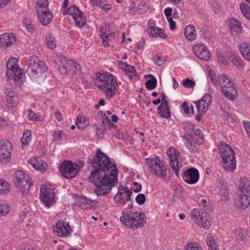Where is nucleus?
<instances>
[{"label": "nucleus", "mask_w": 250, "mask_h": 250, "mask_svg": "<svg viewBox=\"0 0 250 250\" xmlns=\"http://www.w3.org/2000/svg\"><path fill=\"white\" fill-rule=\"evenodd\" d=\"M235 204L239 208L245 209L250 206V191L236 193Z\"/></svg>", "instance_id": "aec40b11"}, {"label": "nucleus", "mask_w": 250, "mask_h": 250, "mask_svg": "<svg viewBox=\"0 0 250 250\" xmlns=\"http://www.w3.org/2000/svg\"><path fill=\"white\" fill-rule=\"evenodd\" d=\"M31 213L26 211H22L20 214V221L21 223L24 222H29L31 221Z\"/></svg>", "instance_id": "8fccbe9b"}, {"label": "nucleus", "mask_w": 250, "mask_h": 250, "mask_svg": "<svg viewBox=\"0 0 250 250\" xmlns=\"http://www.w3.org/2000/svg\"><path fill=\"white\" fill-rule=\"evenodd\" d=\"M120 68L129 77L132 78L136 75L137 72L134 67L121 60L118 61Z\"/></svg>", "instance_id": "2f4dec72"}, {"label": "nucleus", "mask_w": 250, "mask_h": 250, "mask_svg": "<svg viewBox=\"0 0 250 250\" xmlns=\"http://www.w3.org/2000/svg\"><path fill=\"white\" fill-rule=\"evenodd\" d=\"M145 162L148 170L154 174L158 178L166 177L167 166L165 163L156 155H152L146 158Z\"/></svg>", "instance_id": "0eeeda50"}, {"label": "nucleus", "mask_w": 250, "mask_h": 250, "mask_svg": "<svg viewBox=\"0 0 250 250\" xmlns=\"http://www.w3.org/2000/svg\"><path fill=\"white\" fill-rule=\"evenodd\" d=\"M240 9L244 16L250 20V7L249 5L245 3H242L240 4Z\"/></svg>", "instance_id": "a18cd8bd"}, {"label": "nucleus", "mask_w": 250, "mask_h": 250, "mask_svg": "<svg viewBox=\"0 0 250 250\" xmlns=\"http://www.w3.org/2000/svg\"><path fill=\"white\" fill-rule=\"evenodd\" d=\"M75 199L76 204L79 206L83 207L85 205L87 207L91 208L96 206L97 204L96 201L89 200L83 196H79L76 195Z\"/></svg>", "instance_id": "72a5a7b5"}, {"label": "nucleus", "mask_w": 250, "mask_h": 250, "mask_svg": "<svg viewBox=\"0 0 250 250\" xmlns=\"http://www.w3.org/2000/svg\"><path fill=\"white\" fill-rule=\"evenodd\" d=\"M169 26V28L171 30H174L176 28V22L173 20L172 18H169L167 19Z\"/></svg>", "instance_id": "774afa93"}, {"label": "nucleus", "mask_w": 250, "mask_h": 250, "mask_svg": "<svg viewBox=\"0 0 250 250\" xmlns=\"http://www.w3.org/2000/svg\"><path fill=\"white\" fill-rule=\"evenodd\" d=\"M131 10L133 12H138L139 13L142 14L145 13L148 9V7L145 3H140L137 6L136 9H133V6L131 7Z\"/></svg>", "instance_id": "3c124183"}, {"label": "nucleus", "mask_w": 250, "mask_h": 250, "mask_svg": "<svg viewBox=\"0 0 250 250\" xmlns=\"http://www.w3.org/2000/svg\"><path fill=\"white\" fill-rule=\"evenodd\" d=\"M227 25L230 33L234 36H237L240 34L243 30V26L241 22L234 18H231L229 20Z\"/></svg>", "instance_id": "a878e982"}, {"label": "nucleus", "mask_w": 250, "mask_h": 250, "mask_svg": "<svg viewBox=\"0 0 250 250\" xmlns=\"http://www.w3.org/2000/svg\"><path fill=\"white\" fill-rule=\"evenodd\" d=\"M153 61L154 63L158 66L162 65L164 63V61L162 57L159 55H156L154 56Z\"/></svg>", "instance_id": "680f3d73"}, {"label": "nucleus", "mask_w": 250, "mask_h": 250, "mask_svg": "<svg viewBox=\"0 0 250 250\" xmlns=\"http://www.w3.org/2000/svg\"><path fill=\"white\" fill-rule=\"evenodd\" d=\"M17 41L15 35L11 33H4L0 35V48L6 49L14 44Z\"/></svg>", "instance_id": "393cba45"}, {"label": "nucleus", "mask_w": 250, "mask_h": 250, "mask_svg": "<svg viewBox=\"0 0 250 250\" xmlns=\"http://www.w3.org/2000/svg\"><path fill=\"white\" fill-rule=\"evenodd\" d=\"M197 202L200 205L204 207L207 206L209 203L208 199L202 196L197 197Z\"/></svg>", "instance_id": "13d9d810"}, {"label": "nucleus", "mask_w": 250, "mask_h": 250, "mask_svg": "<svg viewBox=\"0 0 250 250\" xmlns=\"http://www.w3.org/2000/svg\"><path fill=\"white\" fill-rule=\"evenodd\" d=\"M217 58L218 60L223 64H226L228 62L227 58L221 53H218Z\"/></svg>", "instance_id": "338daca9"}, {"label": "nucleus", "mask_w": 250, "mask_h": 250, "mask_svg": "<svg viewBox=\"0 0 250 250\" xmlns=\"http://www.w3.org/2000/svg\"><path fill=\"white\" fill-rule=\"evenodd\" d=\"M37 14L39 22L44 26L48 25L53 19L52 12L50 9Z\"/></svg>", "instance_id": "bb28decb"}, {"label": "nucleus", "mask_w": 250, "mask_h": 250, "mask_svg": "<svg viewBox=\"0 0 250 250\" xmlns=\"http://www.w3.org/2000/svg\"><path fill=\"white\" fill-rule=\"evenodd\" d=\"M148 76L151 78L146 83V87L149 90H153L157 86V79L151 74L148 75Z\"/></svg>", "instance_id": "de8ad7c7"}, {"label": "nucleus", "mask_w": 250, "mask_h": 250, "mask_svg": "<svg viewBox=\"0 0 250 250\" xmlns=\"http://www.w3.org/2000/svg\"><path fill=\"white\" fill-rule=\"evenodd\" d=\"M40 198L41 201L49 208L54 205L56 201L54 188L49 184L45 183L42 185L40 188Z\"/></svg>", "instance_id": "f8f14e48"}, {"label": "nucleus", "mask_w": 250, "mask_h": 250, "mask_svg": "<svg viewBox=\"0 0 250 250\" xmlns=\"http://www.w3.org/2000/svg\"><path fill=\"white\" fill-rule=\"evenodd\" d=\"M182 107L183 109L184 112L187 114L190 113L193 114L194 113L193 106L192 105H188L186 102H184L183 104Z\"/></svg>", "instance_id": "5fc2aeb1"}, {"label": "nucleus", "mask_w": 250, "mask_h": 250, "mask_svg": "<svg viewBox=\"0 0 250 250\" xmlns=\"http://www.w3.org/2000/svg\"><path fill=\"white\" fill-rule=\"evenodd\" d=\"M212 102V96L209 94H205L202 99L195 102L198 112L205 113L208 109Z\"/></svg>", "instance_id": "4be33fe9"}, {"label": "nucleus", "mask_w": 250, "mask_h": 250, "mask_svg": "<svg viewBox=\"0 0 250 250\" xmlns=\"http://www.w3.org/2000/svg\"><path fill=\"white\" fill-rule=\"evenodd\" d=\"M242 125L248 136L250 138V122L244 121L242 122Z\"/></svg>", "instance_id": "e2e57ef3"}, {"label": "nucleus", "mask_w": 250, "mask_h": 250, "mask_svg": "<svg viewBox=\"0 0 250 250\" xmlns=\"http://www.w3.org/2000/svg\"><path fill=\"white\" fill-rule=\"evenodd\" d=\"M79 169L78 165L73 164L69 161L63 162L60 167L61 174L67 179L74 177L78 172Z\"/></svg>", "instance_id": "dca6fc26"}, {"label": "nucleus", "mask_w": 250, "mask_h": 250, "mask_svg": "<svg viewBox=\"0 0 250 250\" xmlns=\"http://www.w3.org/2000/svg\"><path fill=\"white\" fill-rule=\"evenodd\" d=\"M218 148L222 159L223 168L229 172H233L236 168V156L234 151L226 143L221 142Z\"/></svg>", "instance_id": "423d86ee"}, {"label": "nucleus", "mask_w": 250, "mask_h": 250, "mask_svg": "<svg viewBox=\"0 0 250 250\" xmlns=\"http://www.w3.org/2000/svg\"><path fill=\"white\" fill-rule=\"evenodd\" d=\"M62 131L59 130L55 131L53 134V141H59L62 139Z\"/></svg>", "instance_id": "bf43d9fd"}, {"label": "nucleus", "mask_w": 250, "mask_h": 250, "mask_svg": "<svg viewBox=\"0 0 250 250\" xmlns=\"http://www.w3.org/2000/svg\"><path fill=\"white\" fill-rule=\"evenodd\" d=\"M132 189L135 193H138L142 190V185L137 182L133 183Z\"/></svg>", "instance_id": "0e129e2a"}, {"label": "nucleus", "mask_w": 250, "mask_h": 250, "mask_svg": "<svg viewBox=\"0 0 250 250\" xmlns=\"http://www.w3.org/2000/svg\"><path fill=\"white\" fill-rule=\"evenodd\" d=\"M30 164L35 169L44 172L46 170L47 164L39 157H32L28 161Z\"/></svg>", "instance_id": "c756f323"}, {"label": "nucleus", "mask_w": 250, "mask_h": 250, "mask_svg": "<svg viewBox=\"0 0 250 250\" xmlns=\"http://www.w3.org/2000/svg\"><path fill=\"white\" fill-rule=\"evenodd\" d=\"M167 153L173 170L175 172H177L179 169L178 158L180 152L175 148L171 147L168 149Z\"/></svg>", "instance_id": "b1692460"}, {"label": "nucleus", "mask_w": 250, "mask_h": 250, "mask_svg": "<svg viewBox=\"0 0 250 250\" xmlns=\"http://www.w3.org/2000/svg\"><path fill=\"white\" fill-rule=\"evenodd\" d=\"M46 70L44 62L40 60L36 56L30 58L29 66L27 72L29 76L33 79L37 78Z\"/></svg>", "instance_id": "ddd939ff"}, {"label": "nucleus", "mask_w": 250, "mask_h": 250, "mask_svg": "<svg viewBox=\"0 0 250 250\" xmlns=\"http://www.w3.org/2000/svg\"><path fill=\"white\" fill-rule=\"evenodd\" d=\"M208 75L211 83L215 85L220 86V90L224 96L229 101H233L238 97V92L234 82L226 75H216L210 67L207 68Z\"/></svg>", "instance_id": "f03ea898"}, {"label": "nucleus", "mask_w": 250, "mask_h": 250, "mask_svg": "<svg viewBox=\"0 0 250 250\" xmlns=\"http://www.w3.org/2000/svg\"><path fill=\"white\" fill-rule=\"evenodd\" d=\"M227 57L236 67L239 68L242 67V61L238 56L230 52L228 54Z\"/></svg>", "instance_id": "ea45409f"}, {"label": "nucleus", "mask_w": 250, "mask_h": 250, "mask_svg": "<svg viewBox=\"0 0 250 250\" xmlns=\"http://www.w3.org/2000/svg\"><path fill=\"white\" fill-rule=\"evenodd\" d=\"M10 191V184L5 180L0 178V195H5L8 194Z\"/></svg>", "instance_id": "58836bf2"}, {"label": "nucleus", "mask_w": 250, "mask_h": 250, "mask_svg": "<svg viewBox=\"0 0 250 250\" xmlns=\"http://www.w3.org/2000/svg\"><path fill=\"white\" fill-rule=\"evenodd\" d=\"M173 12V9L171 7H167L165 9L164 14L167 17V19L172 18L171 15Z\"/></svg>", "instance_id": "69168bd1"}, {"label": "nucleus", "mask_w": 250, "mask_h": 250, "mask_svg": "<svg viewBox=\"0 0 250 250\" xmlns=\"http://www.w3.org/2000/svg\"><path fill=\"white\" fill-rule=\"evenodd\" d=\"M184 35L186 39L188 41L192 42L197 39V31L193 25L189 24L186 26Z\"/></svg>", "instance_id": "473e14b6"}, {"label": "nucleus", "mask_w": 250, "mask_h": 250, "mask_svg": "<svg viewBox=\"0 0 250 250\" xmlns=\"http://www.w3.org/2000/svg\"><path fill=\"white\" fill-rule=\"evenodd\" d=\"M203 142V134L201 130L197 129L186 133L184 136V143L186 148L191 152L197 151V145Z\"/></svg>", "instance_id": "9b49d317"}, {"label": "nucleus", "mask_w": 250, "mask_h": 250, "mask_svg": "<svg viewBox=\"0 0 250 250\" xmlns=\"http://www.w3.org/2000/svg\"><path fill=\"white\" fill-rule=\"evenodd\" d=\"M35 7L37 13L49 10L48 0H36Z\"/></svg>", "instance_id": "c9c22d12"}, {"label": "nucleus", "mask_w": 250, "mask_h": 250, "mask_svg": "<svg viewBox=\"0 0 250 250\" xmlns=\"http://www.w3.org/2000/svg\"><path fill=\"white\" fill-rule=\"evenodd\" d=\"M11 210L10 206L5 203L0 204V217L7 215Z\"/></svg>", "instance_id": "09e8293b"}, {"label": "nucleus", "mask_w": 250, "mask_h": 250, "mask_svg": "<svg viewBox=\"0 0 250 250\" xmlns=\"http://www.w3.org/2000/svg\"><path fill=\"white\" fill-rule=\"evenodd\" d=\"M132 42V39L130 37L126 38L125 33H124L122 35V45L125 46L126 48L129 49L131 48V46L128 45Z\"/></svg>", "instance_id": "864d4df0"}, {"label": "nucleus", "mask_w": 250, "mask_h": 250, "mask_svg": "<svg viewBox=\"0 0 250 250\" xmlns=\"http://www.w3.org/2000/svg\"><path fill=\"white\" fill-rule=\"evenodd\" d=\"M91 164L95 168L89 176L96 188L94 193L98 196L108 194L117 181V169L107 155L98 150L95 158L91 160Z\"/></svg>", "instance_id": "f257e3e1"}, {"label": "nucleus", "mask_w": 250, "mask_h": 250, "mask_svg": "<svg viewBox=\"0 0 250 250\" xmlns=\"http://www.w3.org/2000/svg\"><path fill=\"white\" fill-rule=\"evenodd\" d=\"M64 13L72 17L77 26L82 28L87 21L84 14L76 6H72L64 10Z\"/></svg>", "instance_id": "2eb2a0df"}, {"label": "nucleus", "mask_w": 250, "mask_h": 250, "mask_svg": "<svg viewBox=\"0 0 250 250\" xmlns=\"http://www.w3.org/2000/svg\"><path fill=\"white\" fill-rule=\"evenodd\" d=\"M132 193L131 190L125 184L120 183L118 192L114 197V201L116 203L125 205L131 200Z\"/></svg>", "instance_id": "4468645a"}, {"label": "nucleus", "mask_w": 250, "mask_h": 250, "mask_svg": "<svg viewBox=\"0 0 250 250\" xmlns=\"http://www.w3.org/2000/svg\"><path fill=\"white\" fill-rule=\"evenodd\" d=\"M146 200V197L144 194L139 193L138 194L136 198L135 201L139 205H143Z\"/></svg>", "instance_id": "6e6d98bb"}, {"label": "nucleus", "mask_w": 250, "mask_h": 250, "mask_svg": "<svg viewBox=\"0 0 250 250\" xmlns=\"http://www.w3.org/2000/svg\"><path fill=\"white\" fill-rule=\"evenodd\" d=\"M158 112L164 118H168L170 117V112L168 105H163L161 108V105H159Z\"/></svg>", "instance_id": "c03bdc74"}, {"label": "nucleus", "mask_w": 250, "mask_h": 250, "mask_svg": "<svg viewBox=\"0 0 250 250\" xmlns=\"http://www.w3.org/2000/svg\"><path fill=\"white\" fill-rule=\"evenodd\" d=\"M191 220L198 226L209 229L212 225V219L204 209L193 208L190 213Z\"/></svg>", "instance_id": "1a4fd4ad"}, {"label": "nucleus", "mask_w": 250, "mask_h": 250, "mask_svg": "<svg viewBox=\"0 0 250 250\" xmlns=\"http://www.w3.org/2000/svg\"><path fill=\"white\" fill-rule=\"evenodd\" d=\"M5 93L6 100L9 106L12 107L17 106L18 104L19 98L15 91L12 89H8Z\"/></svg>", "instance_id": "c85d7f7f"}, {"label": "nucleus", "mask_w": 250, "mask_h": 250, "mask_svg": "<svg viewBox=\"0 0 250 250\" xmlns=\"http://www.w3.org/2000/svg\"><path fill=\"white\" fill-rule=\"evenodd\" d=\"M102 10V13H106L108 10H110L111 8V6L107 3H103V1L98 5Z\"/></svg>", "instance_id": "052dcab7"}, {"label": "nucleus", "mask_w": 250, "mask_h": 250, "mask_svg": "<svg viewBox=\"0 0 250 250\" xmlns=\"http://www.w3.org/2000/svg\"><path fill=\"white\" fill-rule=\"evenodd\" d=\"M122 223L127 228L133 229L142 228L146 224V217L142 211H123L120 217Z\"/></svg>", "instance_id": "39448f33"}, {"label": "nucleus", "mask_w": 250, "mask_h": 250, "mask_svg": "<svg viewBox=\"0 0 250 250\" xmlns=\"http://www.w3.org/2000/svg\"><path fill=\"white\" fill-rule=\"evenodd\" d=\"M148 32L150 36L154 38H160L165 39L167 36L165 31L161 28L158 27L155 25V22L150 19L148 21Z\"/></svg>", "instance_id": "412c9836"}, {"label": "nucleus", "mask_w": 250, "mask_h": 250, "mask_svg": "<svg viewBox=\"0 0 250 250\" xmlns=\"http://www.w3.org/2000/svg\"><path fill=\"white\" fill-rule=\"evenodd\" d=\"M206 244L208 250H216L219 249L220 242L216 237L208 233L206 238Z\"/></svg>", "instance_id": "7c9ffc66"}, {"label": "nucleus", "mask_w": 250, "mask_h": 250, "mask_svg": "<svg viewBox=\"0 0 250 250\" xmlns=\"http://www.w3.org/2000/svg\"><path fill=\"white\" fill-rule=\"evenodd\" d=\"M235 186L237 187L236 193L243 191H249L250 181L245 177H240L235 180Z\"/></svg>", "instance_id": "cd10ccee"}, {"label": "nucleus", "mask_w": 250, "mask_h": 250, "mask_svg": "<svg viewBox=\"0 0 250 250\" xmlns=\"http://www.w3.org/2000/svg\"><path fill=\"white\" fill-rule=\"evenodd\" d=\"M183 180L189 184L196 183L199 179L198 170L195 168H190L187 169L183 175Z\"/></svg>", "instance_id": "5701e85b"}, {"label": "nucleus", "mask_w": 250, "mask_h": 250, "mask_svg": "<svg viewBox=\"0 0 250 250\" xmlns=\"http://www.w3.org/2000/svg\"><path fill=\"white\" fill-rule=\"evenodd\" d=\"M31 140V132L30 130H25L22 135V137L21 139V148L24 149L26 148L30 144Z\"/></svg>", "instance_id": "f704fd0d"}, {"label": "nucleus", "mask_w": 250, "mask_h": 250, "mask_svg": "<svg viewBox=\"0 0 250 250\" xmlns=\"http://www.w3.org/2000/svg\"><path fill=\"white\" fill-rule=\"evenodd\" d=\"M55 67L62 74H66L69 77H74L79 74L81 66L75 61L67 59L65 56L57 55L54 57Z\"/></svg>", "instance_id": "20e7f679"}, {"label": "nucleus", "mask_w": 250, "mask_h": 250, "mask_svg": "<svg viewBox=\"0 0 250 250\" xmlns=\"http://www.w3.org/2000/svg\"><path fill=\"white\" fill-rule=\"evenodd\" d=\"M201 246L196 242H188L184 246L185 250H199Z\"/></svg>", "instance_id": "603ef678"}, {"label": "nucleus", "mask_w": 250, "mask_h": 250, "mask_svg": "<svg viewBox=\"0 0 250 250\" xmlns=\"http://www.w3.org/2000/svg\"><path fill=\"white\" fill-rule=\"evenodd\" d=\"M6 66L8 79L14 80L19 84L22 83L25 78V74L20 68L18 59L10 57L7 61Z\"/></svg>", "instance_id": "6e6552de"}, {"label": "nucleus", "mask_w": 250, "mask_h": 250, "mask_svg": "<svg viewBox=\"0 0 250 250\" xmlns=\"http://www.w3.org/2000/svg\"><path fill=\"white\" fill-rule=\"evenodd\" d=\"M183 85L186 88H193L195 86V83L191 79H186L183 80Z\"/></svg>", "instance_id": "4d7b16f0"}, {"label": "nucleus", "mask_w": 250, "mask_h": 250, "mask_svg": "<svg viewBox=\"0 0 250 250\" xmlns=\"http://www.w3.org/2000/svg\"><path fill=\"white\" fill-rule=\"evenodd\" d=\"M195 55L199 59L208 61L211 58V53L208 49L203 44L198 43L192 47Z\"/></svg>", "instance_id": "a211bd4d"}, {"label": "nucleus", "mask_w": 250, "mask_h": 250, "mask_svg": "<svg viewBox=\"0 0 250 250\" xmlns=\"http://www.w3.org/2000/svg\"><path fill=\"white\" fill-rule=\"evenodd\" d=\"M240 51L243 58L250 62V44L242 43L240 45Z\"/></svg>", "instance_id": "4c0bfd02"}, {"label": "nucleus", "mask_w": 250, "mask_h": 250, "mask_svg": "<svg viewBox=\"0 0 250 250\" xmlns=\"http://www.w3.org/2000/svg\"><path fill=\"white\" fill-rule=\"evenodd\" d=\"M95 80L98 87L104 92L107 98L112 97L117 91V78L112 74L108 72L97 73Z\"/></svg>", "instance_id": "7ed1b4c3"}, {"label": "nucleus", "mask_w": 250, "mask_h": 250, "mask_svg": "<svg viewBox=\"0 0 250 250\" xmlns=\"http://www.w3.org/2000/svg\"><path fill=\"white\" fill-rule=\"evenodd\" d=\"M12 149V145L9 141L0 143V162H8L10 160Z\"/></svg>", "instance_id": "6ab92c4d"}, {"label": "nucleus", "mask_w": 250, "mask_h": 250, "mask_svg": "<svg viewBox=\"0 0 250 250\" xmlns=\"http://www.w3.org/2000/svg\"><path fill=\"white\" fill-rule=\"evenodd\" d=\"M75 124L78 128L83 129L88 125L89 121L86 119L84 115L81 113L77 116Z\"/></svg>", "instance_id": "e433bc0d"}, {"label": "nucleus", "mask_w": 250, "mask_h": 250, "mask_svg": "<svg viewBox=\"0 0 250 250\" xmlns=\"http://www.w3.org/2000/svg\"><path fill=\"white\" fill-rule=\"evenodd\" d=\"M100 32L101 38L110 37L113 34V32L111 30L110 25L107 24H104L102 26Z\"/></svg>", "instance_id": "79ce46f5"}, {"label": "nucleus", "mask_w": 250, "mask_h": 250, "mask_svg": "<svg viewBox=\"0 0 250 250\" xmlns=\"http://www.w3.org/2000/svg\"><path fill=\"white\" fill-rule=\"evenodd\" d=\"M13 182L19 191L23 194H26L29 192L32 185L29 175L20 170L15 171Z\"/></svg>", "instance_id": "9d476101"}, {"label": "nucleus", "mask_w": 250, "mask_h": 250, "mask_svg": "<svg viewBox=\"0 0 250 250\" xmlns=\"http://www.w3.org/2000/svg\"><path fill=\"white\" fill-rule=\"evenodd\" d=\"M53 232L58 236L65 237L72 232V229L68 222L64 220H59L53 227Z\"/></svg>", "instance_id": "f3484780"}, {"label": "nucleus", "mask_w": 250, "mask_h": 250, "mask_svg": "<svg viewBox=\"0 0 250 250\" xmlns=\"http://www.w3.org/2000/svg\"><path fill=\"white\" fill-rule=\"evenodd\" d=\"M28 117L30 121L33 122H40L43 119V117L40 114H35L34 112L31 110H28Z\"/></svg>", "instance_id": "37998d69"}, {"label": "nucleus", "mask_w": 250, "mask_h": 250, "mask_svg": "<svg viewBox=\"0 0 250 250\" xmlns=\"http://www.w3.org/2000/svg\"><path fill=\"white\" fill-rule=\"evenodd\" d=\"M45 43L48 48L51 49H54L56 47L57 42L52 34L49 33L46 34L45 39Z\"/></svg>", "instance_id": "a19ab883"}, {"label": "nucleus", "mask_w": 250, "mask_h": 250, "mask_svg": "<svg viewBox=\"0 0 250 250\" xmlns=\"http://www.w3.org/2000/svg\"><path fill=\"white\" fill-rule=\"evenodd\" d=\"M22 25L30 33H33L35 32V26L30 19H24L22 21Z\"/></svg>", "instance_id": "49530a36"}]
</instances>
